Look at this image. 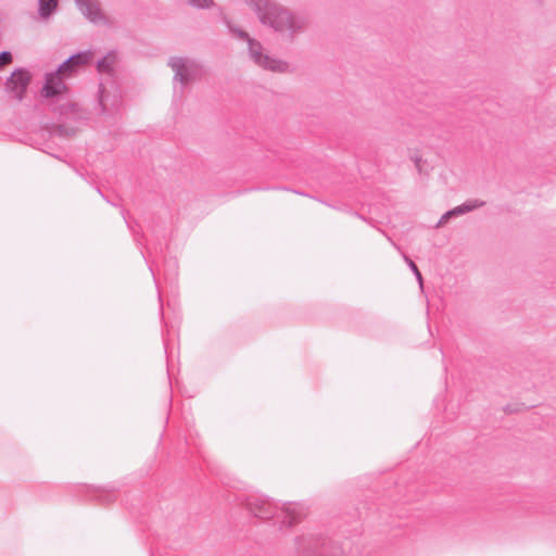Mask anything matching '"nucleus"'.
Here are the masks:
<instances>
[{
	"label": "nucleus",
	"instance_id": "1",
	"mask_svg": "<svg viewBox=\"0 0 556 556\" xmlns=\"http://www.w3.org/2000/svg\"><path fill=\"white\" fill-rule=\"evenodd\" d=\"M248 4L258 21L271 28L285 41L293 42L308 28V15L294 12L274 0H250Z\"/></svg>",
	"mask_w": 556,
	"mask_h": 556
},
{
	"label": "nucleus",
	"instance_id": "2",
	"mask_svg": "<svg viewBox=\"0 0 556 556\" xmlns=\"http://www.w3.org/2000/svg\"><path fill=\"white\" fill-rule=\"evenodd\" d=\"M245 507L254 517L260 519L266 520L278 517L281 522V528L294 526L304 516L303 507L300 504L289 503L279 509L267 497L262 495L248 496Z\"/></svg>",
	"mask_w": 556,
	"mask_h": 556
},
{
	"label": "nucleus",
	"instance_id": "3",
	"mask_svg": "<svg viewBox=\"0 0 556 556\" xmlns=\"http://www.w3.org/2000/svg\"><path fill=\"white\" fill-rule=\"evenodd\" d=\"M230 29L239 39L245 40L248 42L249 56L255 65L274 73L289 72L288 62L268 54L260 41L251 38L243 30L232 27Z\"/></svg>",
	"mask_w": 556,
	"mask_h": 556
},
{
	"label": "nucleus",
	"instance_id": "4",
	"mask_svg": "<svg viewBox=\"0 0 556 556\" xmlns=\"http://www.w3.org/2000/svg\"><path fill=\"white\" fill-rule=\"evenodd\" d=\"M167 64L174 72L173 81L180 84L181 88L200 79L204 74L202 65L188 56H172Z\"/></svg>",
	"mask_w": 556,
	"mask_h": 556
},
{
	"label": "nucleus",
	"instance_id": "5",
	"mask_svg": "<svg viewBox=\"0 0 556 556\" xmlns=\"http://www.w3.org/2000/svg\"><path fill=\"white\" fill-rule=\"evenodd\" d=\"M31 80L33 74L24 67H18L7 78L4 84L5 91L12 94L16 101L22 102L26 97Z\"/></svg>",
	"mask_w": 556,
	"mask_h": 556
},
{
	"label": "nucleus",
	"instance_id": "6",
	"mask_svg": "<svg viewBox=\"0 0 556 556\" xmlns=\"http://www.w3.org/2000/svg\"><path fill=\"white\" fill-rule=\"evenodd\" d=\"M326 540L316 533L301 534L295 538V553L298 556H323Z\"/></svg>",
	"mask_w": 556,
	"mask_h": 556
},
{
	"label": "nucleus",
	"instance_id": "7",
	"mask_svg": "<svg viewBox=\"0 0 556 556\" xmlns=\"http://www.w3.org/2000/svg\"><path fill=\"white\" fill-rule=\"evenodd\" d=\"M68 88L65 79L55 71L46 73L45 81L40 94L45 99H62L67 93Z\"/></svg>",
	"mask_w": 556,
	"mask_h": 556
},
{
	"label": "nucleus",
	"instance_id": "8",
	"mask_svg": "<svg viewBox=\"0 0 556 556\" xmlns=\"http://www.w3.org/2000/svg\"><path fill=\"white\" fill-rule=\"evenodd\" d=\"M79 11L91 22L103 18L98 0H75Z\"/></svg>",
	"mask_w": 556,
	"mask_h": 556
},
{
	"label": "nucleus",
	"instance_id": "9",
	"mask_svg": "<svg viewBox=\"0 0 556 556\" xmlns=\"http://www.w3.org/2000/svg\"><path fill=\"white\" fill-rule=\"evenodd\" d=\"M118 63V54L116 51H110L97 63V70L101 74L113 75Z\"/></svg>",
	"mask_w": 556,
	"mask_h": 556
},
{
	"label": "nucleus",
	"instance_id": "10",
	"mask_svg": "<svg viewBox=\"0 0 556 556\" xmlns=\"http://www.w3.org/2000/svg\"><path fill=\"white\" fill-rule=\"evenodd\" d=\"M484 204H485L484 201H481L478 199L468 200L465 203H463L462 205H458V206L454 207L453 210L447 211V215H451L452 218L457 217L465 213H469L476 208L482 207Z\"/></svg>",
	"mask_w": 556,
	"mask_h": 556
},
{
	"label": "nucleus",
	"instance_id": "11",
	"mask_svg": "<svg viewBox=\"0 0 556 556\" xmlns=\"http://www.w3.org/2000/svg\"><path fill=\"white\" fill-rule=\"evenodd\" d=\"M39 16L43 20L49 18L56 10L59 0H39Z\"/></svg>",
	"mask_w": 556,
	"mask_h": 556
},
{
	"label": "nucleus",
	"instance_id": "12",
	"mask_svg": "<svg viewBox=\"0 0 556 556\" xmlns=\"http://www.w3.org/2000/svg\"><path fill=\"white\" fill-rule=\"evenodd\" d=\"M71 58L73 64L78 68V71L85 65L89 64L93 59V53L90 50L78 52Z\"/></svg>",
	"mask_w": 556,
	"mask_h": 556
},
{
	"label": "nucleus",
	"instance_id": "13",
	"mask_svg": "<svg viewBox=\"0 0 556 556\" xmlns=\"http://www.w3.org/2000/svg\"><path fill=\"white\" fill-rule=\"evenodd\" d=\"M55 72L59 73L60 76L64 79H67L75 76L78 72V68H76V66L73 64V61H71V58H68L62 64L59 65Z\"/></svg>",
	"mask_w": 556,
	"mask_h": 556
},
{
	"label": "nucleus",
	"instance_id": "14",
	"mask_svg": "<svg viewBox=\"0 0 556 556\" xmlns=\"http://www.w3.org/2000/svg\"><path fill=\"white\" fill-rule=\"evenodd\" d=\"M323 556H345V553L340 545L326 540V547L323 549Z\"/></svg>",
	"mask_w": 556,
	"mask_h": 556
},
{
	"label": "nucleus",
	"instance_id": "15",
	"mask_svg": "<svg viewBox=\"0 0 556 556\" xmlns=\"http://www.w3.org/2000/svg\"><path fill=\"white\" fill-rule=\"evenodd\" d=\"M402 254H403L404 261L406 262L408 267L412 269V271L416 276V278H417V280L419 282V286L422 288V276H421L418 267L416 266V264L406 254H404V253H402Z\"/></svg>",
	"mask_w": 556,
	"mask_h": 556
},
{
	"label": "nucleus",
	"instance_id": "16",
	"mask_svg": "<svg viewBox=\"0 0 556 556\" xmlns=\"http://www.w3.org/2000/svg\"><path fill=\"white\" fill-rule=\"evenodd\" d=\"M190 4L200 9H206L213 5L212 0H188Z\"/></svg>",
	"mask_w": 556,
	"mask_h": 556
},
{
	"label": "nucleus",
	"instance_id": "17",
	"mask_svg": "<svg viewBox=\"0 0 556 556\" xmlns=\"http://www.w3.org/2000/svg\"><path fill=\"white\" fill-rule=\"evenodd\" d=\"M12 62V54L8 51H3L0 53V67Z\"/></svg>",
	"mask_w": 556,
	"mask_h": 556
},
{
	"label": "nucleus",
	"instance_id": "18",
	"mask_svg": "<svg viewBox=\"0 0 556 556\" xmlns=\"http://www.w3.org/2000/svg\"><path fill=\"white\" fill-rule=\"evenodd\" d=\"M451 218H452V217H451V215H447V212H446V213H444V214L441 216L440 220L438 222V224H437V228L444 226V225H445V224H446Z\"/></svg>",
	"mask_w": 556,
	"mask_h": 556
},
{
	"label": "nucleus",
	"instance_id": "19",
	"mask_svg": "<svg viewBox=\"0 0 556 556\" xmlns=\"http://www.w3.org/2000/svg\"><path fill=\"white\" fill-rule=\"evenodd\" d=\"M100 92H101L100 103H101L102 106H104L103 90H101Z\"/></svg>",
	"mask_w": 556,
	"mask_h": 556
},
{
	"label": "nucleus",
	"instance_id": "20",
	"mask_svg": "<svg viewBox=\"0 0 556 556\" xmlns=\"http://www.w3.org/2000/svg\"><path fill=\"white\" fill-rule=\"evenodd\" d=\"M393 247H394L396 250L401 251L400 247H397L395 243H393Z\"/></svg>",
	"mask_w": 556,
	"mask_h": 556
}]
</instances>
